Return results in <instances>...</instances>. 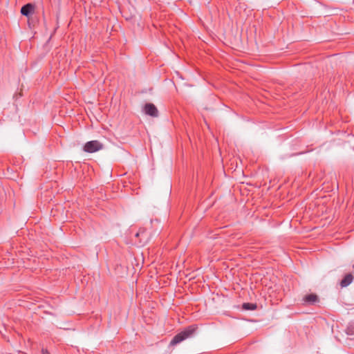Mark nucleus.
<instances>
[{"label": "nucleus", "mask_w": 354, "mask_h": 354, "mask_svg": "<svg viewBox=\"0 0 354 354\" xmlns=\"http://www.w3.org/2000/svg\"><path fill=\"white\" fill-rule=\"evenodd\" d=\"M198 329V326L196 324H192L187 328H185L183 330L176 334L171 341L170 342V346H175L183 341L187 339V338H190L194 335Z\"/></svg>", "instance_id": "f257e3e1"}, {"label": "nucleus", "mask_w": 354, "mask_h": 354, "mask_svg": "<svg viewBox=\"0 0 354 354\" xmlns=\"http://www.w3.org/2000/svg\"><path fill=\"white\" fill-rule=\"evenodd\" d=\"M84 151L87 153H95L103 149V145L98 140L88 141L84 145Z\"/></svg>", "instance_id": "f03ea898"}, {"label": "nucleus", "mask_w": 354, "mask_h": 354, "mask_svg": "<svg viewBox=\"0 0 354 354\" xmlns=\"http://www.w3.org/2000/svg\"><path fill=\"white\" fill-rule=\"evenodd\" d=\"M144 111L145 114L152 117H157L158 115V111L157 108L151 103H147L145 105Z\"/></svg>", "instance_id": "7ed1b4c3"}, {"label": "nucleus", "mask_w": 354, "mask_h": 354, "mask_svg": "<svg viewBox=\"0 0 354 354\" xmlns=\"http://www.w3.org/2000/svg\"><path fill=\"white\" fill-rule=\"evenodd\" d=\"M35 6L32 3H27L23 6L21 8V13L22 15L28 17L34 11Z\"/></svg>", "instance_id": "20e7f679"}, {"label": "nucleus", "mask_w": 354, "mask_h": 354, "mask_svg": "<svg viewBox=\"0 0 354 354\" xmlns=\"http://www.w3.org/2000/svg\"><path fill=\"white\" fill-rule=\"evenodd\" d=\"M354 279V277L352 274L348 273L344 276V277L342 279V280L340 281V286L342 288H345L349 286L353 280Z\"/></svg>", "instance_id": "39448f33"}, {"label": "nucleus", "mask_w": 354, "mask_h": 354, "mask_svg": "<svg viewBox=\"0 0 354 354\" xmlns=\"http://www.w3.org/2000/svg\"><path fill=\"white\" fill-rule=\"evenodd\" d=\"M304 301L308 304H314L319 301V298L315 294H309L306 295L304 299Z\"/></svg>", "instance_id": "423d86ee"}, {"label": "nucleus", "mask_w": 354, "mask_h": 354, "mask_svg": "<svg viewBox=\"0 0 354 354\" xmlns=\"http://www.w3.org/2000/svg\"><path fill=\"white\" fill-rule=\"evenodd\" d=\"M257 308V304L252 303H243L242 305V308L245 310H256Z\"/></svg>", "instance_id": "0eeeda50"}, {"label": "nucleus", "mask_w": 354, "mask_h": 354, "mask_svg": "<svg viewBox=\"0 0 354 354\" xmlns=\"http://www.w3.org/2000/svg\"><path fill=\"white\" fill-rule=\"evenodd\" d=\"M346 334L349 335H354V322H350L346 329Z\"/></svg>", "instance_id": "6e6552de"}, {"label": "nucleus", "mask_w": 354, "mask_h": 354, "mask_svg": "<svg viewBox=\"0 0 354 354\" xmlns=\"http://www.w3.org/2000/svg\"><path fill=\"white\" fill-rule=\"evenodd\" d=\"M146 232L144 229H140L139 231L136 234V237L142 236L143 238H147V235L145 234Z\"/></svg>", "instance_id": "1a4fd4ad"}, {"label": "nucleus", "mask_w": 354, "mask_h": 354, "mask_svg": "<svg viewBox=\"0 0 354 354\" xmlns=\"http://www.w3.org/2000/svg\"><path fill=\"white\" fill-rule=\"evenodd\" d=\"M41 353H42V354H50V353L48 351V350H47V349H46V348H42V350H41Z\"/></svg>", "instance_id": "9d476101"}, {"label": "nucleus", "mask_w": 354, "mask_h": 354, "mask_svg": "<svg viewBox=\"0 0 354 354\" xmlns=\"http://www.w3.org/2000/svg\"><path fill=\"white\" fill-rule=\"evenodd\" d=\"M353 268L354 269V263H353Z\"/></svg>", "instance_id": "9b49d317"}]
</instances>
